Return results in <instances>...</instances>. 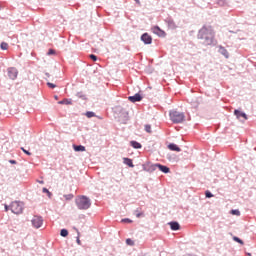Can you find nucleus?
Here are the masks:
<instances>
[{
  "label": "nucleus",
  "instance_id": "f257e3e1",
  "mask_svg": "<svg viewBox=\"0 0 256 256\" xmlns=\"http://www.w3.org/2000/svg\"><path fill=\"white\" fill-rule=\"evenodd\" d=\"M198 39H201L203 45H212L213 39H215V31H213V27H202L198 32Z\"/></svg>",
  "mask_w": 256,
  "mask_h": 256
},
{
  "label": "nucleus",
  "instance_id": "f03ea898",
  "mask_svg": "<svg viewBox=\"0 0 256 256\" xmlns=\"http://www.w3.org/2000/svg\"><path fill=\"white\" fill-rule=\"evenodd\" d=\"M75 203L78 209L82 211H87V209L91 207V199H89L87 196H78L75 199Z\"/></svg>",
  "mask_w": 256,
  "mask_h": 256
},
{
  "label": "nucleus",
  "instance_id": "7ed1b4c3",
  "mask_svg": "<svg viewBox=\"0 0 256 256\" xmlns=\"http://www.w3.org/2000/svg\"><path fill=\"white\" fill-rule=\"evenodd\" d=\"M170 120L174 123H183L185 114L176 110L170 111Z\"/></svg>",
  "mask_w": 256,
  "mask_h": 256
},
{
  "label": "nucleus",
  "instance_id": "20e7f679",
  "mask_svg": "<svg viewBox=\"0 0 256 256\" xmlns=\"http://www.w3.org/2000/svg\"><path fill=\"white\" fill-rule=\"evenodd\" d=\"M10 209L15 215H20V213H23V203L14 201L11 203Z\"/></svg>",
  "mask_w": 256,
  "mask_h": 256
},
{
  "label": "nucleus",
  "instance_id": "39448f33",
  "mask_svg": "<svg viewBox=\"0 0 256 256\" xmlns=\"http://www.w3.org/2000/svg\"><path fill=\"white\" fill-rule=\"evenodd\" d=\"M31 223L35 229H39L43 225V217L41 216H34L31 220Z\"/></svg>",
  "mask_w": 256,
  "mask_h": 256
},
{
  "label": "nucleus",
  "instance_id": "423d86ee",
  "mask_svg": "<svg viewBox=\"0 0 256 256\" xmlns=\"http://www.w3.org/2000/svg\"><path fill=\"white\" fill-rule=\"evenodd\" d=\"M141 41H143V43H145V45H151V43H153V38L148 33H144L141 36Z\"/></svg>",
  "mask_w": 256,
  "mask_h": 256
},
{
  "label": "nucleus",
  "instance_id": "0eeeda50",
  "mask_svg": "<svg viewBox=\"0 0 256 256\" xmlns=\"http://www.w3.org/2000/svg\"><path fill=\"white\" fill-rule=\"evenodd\" d=\"M17 75H19V72L17 71V68H9L8 69L9 79L15 80V79H17Z\"/></svg>",
  "mask_w": 256,
  "mask_h": 256
},
{
  "label": "nucleus",
  "instance_id": "6e6552de",
  "mask_svg": "<svg viewBox=\"0 0 256 256\" xmlns=\"http://www.w3.org/2000/svg\"><path fill=\"white\" fill-rule=\"evenodd\" d=\"M152 169L155 171V169H159V171H162V173H169L170 169L167 166H163L161 164H154L152 165Z\"/></svg>",
  "mask_w": 256,
  "mask_h": 256
},
{
  "label": "nucleus",
  "instance_id": "1a4fd4ad",
  "mask_svg": "<svg viewBox=\"0 0 256 256\" xmlns=\"http://www.w3.org/2000/svg\"><path fill=\"white\" fill-rule=\"evenodd\" d=\"M153 33H155V35H158V37H165V31L161 30V28H159L158 26H154L152 28Z\"/></svg>",
  "mask_w": 256,
  "mask_h": 256
},
{
  "label": "nucleus",
  "instance_id": "9d476101",
  "mask_svg": "<svg viewBox=\"0 0 256 256\" xmlns=\"http://www.w3.org/2000/svg\"><path fill=\"white\" fill-rule=\"evenodd\" d=\"M234 115H236L237 119H241V117H242V119H244V121H247V114H245L244 112L235 110Z\"/></svg>",
  "mask_w": 256,
  "mask_h": 256
},
{
  "label": "nucleus",
  "instance_id": "9b49d317",
  "mask_svg": "<svg viewBox=\"0 0 256 256\" xmlns=\"http://www.w3.org/2000/svg\"><path fill=\"white\" fill-rule=\"evenodd\" d=\"M128 99L132 103H137V101H141L143 98L141 97L140 94H135L134 96H129Z\"/></svg>",
  "mask_w": 256,
  "mask_h": 256
},
{
  "label": "nucleus",
  "instance_id": "f8f14e48",
  "mask_svg": "<svg viewBox=\"0 0 256 256\" xmlns=\"http://www.w3.org/2000/svg\"><path fill=\"white\" fill-rule=\"evenodd\" d=\"M168 149L170 151H176L177 153L181 152V148H179V146H177V144H173V143L168 145Z\"/></svg>",
  "mask_w": 256,
  "mask_h": 256
},
{
  "label": "nucleus",
  "instance_id": "ddd939ff",
  "mask_svg": "<svg viewBox=\"0 0 256 256\" xmlns=\"http://www.w3.org/2000/svg\"><path fill=\"white\" fill-rule=\"evenodd\" d=\"M169 225H170L172 231H179V229L181 227L177 222H170Z\"/></svg>",
  "mask_w": 256,
  "mask_h": 256
},
{
  "label": "nucleus",
  "instance_id": "4468645a",
  "mask_svg": "<svg viewBox=\"0 0 256 256\" xmlns=\"http://www.w3.org/2000/svg\"><path fill=\"white\" fill-rule=\"evenodd\" d=\"M123 163L125 165H128V167H135V165H133V160H131V158H123Z\"/></svg>",
  "mask_w": 256,
  "mask_h": 256
},
{
  "label": "nucleus",
  "instance_id": "2eb2a0df",
  "mask_svg": "<svg viewBox=\"0 0 256 256\" xmlns=\"http://www.w3.org/2000/svg\"><path fill=\"white\" fill-rule=\"evenodd\" d=\"M59 105H73V101L71 99H64L58 102Z\"/></svg>",
  "mask_w": 256,
  "mask_h": 256
},
{
  "label": "nucleus",
  "instance_id": "dca6fc26",
  "mask_svg": "<svg viewBox=\"0 0 256 256\" xmlns=\"http://www.w3.org/2000/svg\"><path fill=\"white\" fill-rule=\"evenodd\" d=\"M73 149H74V151H76V152H79V151H81V152H83V151H85V146H83V145H73Z\"/></svg>",
  "mask_w": 256,
  "mask_h": 256
},
{
  "label": "nucleus",
  "instance_id": "f3484780",
  "mask_svg": "<svg viewBox=\"0 0 256 256\" xmlns=\"http://www.w3.org/2000/svg\"><path fill=\"white\" fill-rule=\"evenodd\" d=\"M130 145L134 148V149H141V143L137 142V141H131Z\"/></svg>",
  "mask_w": 256,
  "mask_h": 256
},
{
  "label": "nucleus",
  "instance_id": "a211bd4d",
  "mask_svg": "<svg viewBox=\"0 0 256 256\" xmlns=\"http://www.w3.org/2000/svg\"><path fill=\"white\" fill-rule=\"evenodd\" d=\"M0 47L3 51H7L9 49V44H7L6 42H2Z\"/></svg>",
  "mask_w": 256,
  "mask_h": 256
},
{
  "label": "nucleus",
  "instance_id": "6ab92c4d",
  "mask_svg": "<svg viewBox=\"0 0 256 256\" xmlns=\"http://www.w3.org/2000/svg\"><path fill=\"white\" fill-rule=\"evenodd\" d=\"M220 53H222V55H224V57H229V52H227V50H225V48L220 47Z\"/></svg>",
  "mask_w": 256,
  "mask_h": 256
},
{
  "label": "nucleus",
  "instance_id": "aec40b11",
  "mask_svg": "<svg viewBox=\"0 0 256 256\" xmlns=\"http://www.w3.org/2000/svg\"><path fill=\"white\" fill-rule=\"evenodd\" d=\"M60 235L61 237H67V235H69V231H67V229H62Z\"/></svg>",
  "mask_w": 256,
  "mask_h": 256
},
{
  "label": "nucleus",
  "instance_id": "412c9836",
  "mask_svg": "<svg viewBox=\"0 0 256 256\" xmlns=\"http://www.w3.org/2000/svg\"><path fill=\"white\" fill-rule=\"evenodd\" d=\"M73 197H74L73 194H66V195H64V199H65L66 201H71V199H73Z\"/></svg>",
  "mask_w": 256,
  "mask_h": 256
},
{
  "label": "nucleus",
  "instance_id": "4be33fe9",
  "mask_svg": "<svg viewBox=\"0 0 256 256\" xmlns=\"http://www.w3.org/2000/svg\"><path fill=\"white\" fill-rule=\"evenodd\" d=\"M86 117H88V119H91V117H95V112H86Z\"/></svg>",
  "mask_w": 256,
  "mask_h": 256
},
{
  "label": "nucleus",
  "instance_id": "5701e85b",
  "mask_svg": "<svg viewBox=\"0 0 256 256\" xmlns=\"http://www.w3.org/2000/svg\"><path fill=\"white\" fill-rule=\"evenodd\" d=\"M145 131H146V133H152V131H151V125L146 124V125H145Z\"/></svg>",
  "mask_w": 256,
  "mask_h": 256
},
{
  "label": "nucleus",
  "instance_id": "b1692460",
  "mask_svg": "<svg viewBox=\"0 0 256 256\" xmlns=\"http://www.w3.org/2000/svg\"><path fill=\"white\" fill-rule=\"evenodd\" d=\"M231 214L239 217V215H241V212L239 210H231Z\"/></svg>",
  "mask_w": 256,
  "mask_h": 256
},
{
  "label": "nucleus",
  "instance_id": "393cba45",
  "mask_svg": "<svg viewBox=\"0 0 256 256\" xmlns=\"http://www.w3.org/2000/svg\"><path fill=\"white\" fill-rule=\"evenodd\" d=\"M126 243H127V245H130V246L135 245V242L133 240H131V238L126 239Z\"/></svg>",
  "mask_w": 256,
  "mask_h": 256
},
{
  "label": "nucleus",
  "instance_id": "a878e982",
  "mask_svg": "<svg viewBox=\"0 0 256 256\" xmlns=\"http://www.w3.org/2000/svg\"><path fill=\"white\" fill-rule=\"evenodd\" d=\"M233 239L236 241V243H240V245H243V240H241L239 237L235 236Z\"/></svg>",
  "mask_w": 256,
  "mask_h": 256
},
{
  "label": "nucleus",
  "instance_id": "bb28decb",
  "mask_svg": "<svg viewBox=\"0 0 256 256\" xmlns=\"http://www.w3.org/2000/svg\"><path fill=\"white\" fill-rule=\"evenodd\" d=\"M21 151H23V153H25V155L31 156V152L26 150L24 147H21Z\"/></svg>",
  "mask_w": 256,
  "mask_h": 256
},
{
  "label": "nucleus",
  "instance_id": "cd10ccee",
  "mask_svg": "<svg viewBox=\"0 0 256 256\" xmlns=\"http://www.w3.org/2000/svg\"><path fill=\"white\" fill-rule=\"evenodd\" d=\"M47 85H48V87H50V89H55V87H56V85L51 82H48Z\"/></svg>",
  "mask_w": 256,
  "mask_h": 256
},
{
  "label": "nucleus",
  "instance_id": "c85d7f7f",
  "mask_svg": "<svg viewBox=\"0 0 256 256\" xmlns=\"http://www.w3.org/2000/svg\"><path fill=\"white\" fill-rule=\"evenodd\" d=\"M205 195H206V197H207L208 199H210V197H213V194H212L211 192H209V191H206V192H205Z\"/></svg>",
  "mask_w": 256,
  "mask_h": 256
},
{
  "label": "nucleus",
  "instance_id": "c756f323",
  "mask_svg": "<svg viewBox=\"0 0 256 256\" xmlns=\"http://www.w3.org/2000/svg\"><path fill=\"white\" fill-rule=\"evenodd\" d=\"M47 55H55V50L50 49L47 53Z\"/></svg>",
  "mask_w": 256,
  "mask_h": 256
},
{
  "label": "nucleus",
  "instance_id": "7c9ffc66",
  "mask_svg": "<svg viewBox=\"0 0 256 256\" xmlns=\"http://www.w3.org/2000/svg\"><path fill=\"white\" fill-rule=\"evenodd\" d=\"M90 59H92V61H97V56H95L94 54H91Z\"/></svg>",
  "mask_w": 256,
  "mask_h": 256
},
{
  "label": "nucleus",
  "instance_id": "2f4dec72",
  "mask_svg": "<svg viewBox=\"0 0 256 256\" xmlns=\"http://www.w3.org/2000/svg\"><path fill=\"white\" fill-rule=\"evenodd\" d=\"M43 193H48V195H51V193L49 192V190L47 188H43Z\"/></svg>",
  "mask_w": 256,
  "mask_h": 256
},
{
  "label": "nucleus",
  "instance_id": "473e14b6",
  "mask_svg": "<svg viewBox=\"0 0 256 256\" xmlns=\"http://www.w3.org/2000/svg\"><path fill=\"white\" fill-rule=\"evenodd\" d=\"M143 215V213H141V212H138V211H136V217H141Z\"/></svg>",
  "mask_w": 256,
  "mask_h": 256
},
{
  "label": "nucleus",
  "instance_id": "72a5a7b5",
  "mask_svg": "<svg viewBox=\"0 0 256 256\" xmlns=\"http://www.w3.org/2000/svg\"><path fill=\"white\" fill-rule=\"evenodd\" d=\"M10 163L12 164V165H15V163H17L15 160H10Z\"/></svg>",
  "mask_w": 256,
  "mask_h": 256
},
{
  "label": "nucleus",
  "instance_id": "f704fd0d",
  "mask_svg": "<svg viewBox=\"0 0 256 256\" xmlns=\"http://www.w3.org/2000/svg\"><path fill=\"white\" fill-rule=\"evenodd\" d=\"M77 244L81 245V240L79 238H77Z\"/></svg>",
  "mask_w": 256,
  "mask_h": 256
},
{
  "label": "nucleus",
  "instance_id": "c9c22d12",
  "mask_svg": "<svg viewBox=\"0 0 256 256\" xmlns=\"http://www.w3.org/2000/svg\"><path fill=\"white\" fill-rule=\"evenodd\" d=\"M5 210H6V211H9V207H8V206H5Z\"/></svg>",
  "mask_w": 256,
  "mask_h": 256
},
{
  "label": "nucleus",
  "instance_id": "e433bc0d",
  "mask_svg": "<svg viewBox=\"0 0 256 256\" xmlns=\"http://www.w3.org/2000/svg\"><path fill=\"white\" fill-rule=\"evenodd\" d=\"M128 223H131V220H127Z\"/></svg>",
  "mask_w": 256,
  "mask_h": 256
},
{
  "label": "nucleus",
  "instance_id": "4c0bfd02",
  "mask_svg": "<svg viewBox=\"0 0 256 256\" xmlns=\"http://www.w3.org/2000/svg\"><path fill=\"white\" fill-rule=\"evenodd\" d=\"M55 99H57V96H55Z\"/></svg>",
  "mask_w": 256,
  "mask_h": 256
}]
</instances>
